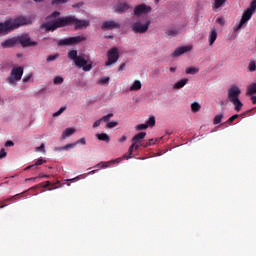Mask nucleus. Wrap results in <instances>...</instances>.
<instances>
[{
    "label": "nucleus",
    "instance_id": "1",
    "mask_svg": "<svg viewBox=\"0 0 256 256\" xmlns=\"http://www.w3.org/2000/svg\"><path fill=\"white\" fill-rule=\"evenodd\" d=\"M35 16H19L15 19H8L4 23H0V34L7 33V31H13V29H18V27H23V25H31L33 23Z\"/></svg>",
    "mask_w": 256,
    "mask_h": 256
},
{
    "label": "nucleus",
    "instance_id": "2",
    "mask_svg": "<svg viewBox=\"0 0 256 256\" xmlns=\"http://www.w3.org/2000/svg\"><path fill=\"white\" fill-rule=\"evenodd\" d=\"M71 21H74L71 16H66L62 18H58L52 22H46L41 25L42 29L46 31H55L61 27H67V25H71Z\"/></svg>",
    "mask_w": 256,
    "mask_h": 256
},
{
    "label": "nucleus",
    "instance_id": "3",
    "mask_svg": "<svg viewBox=\"0 0 256 256\" xmlns=\"http://www.w3.org/2000/svg\"><path fill=\"white\" fill-rule=\"evenodd\" d=\"M239 95H241V89H239L237 86L233 85L228 89V100L234 105L237 113L243 109V102L239 100Z\"/></svg>",
    "mask_w": 256,
    "mask_h": 256
},
{
    "label": "nucleus",
    "instance_id": "4",
    "mask_svg": "<svg viewBox=\"0 0 256 256\" xmlns=\"http://www.w3.org/2000/svg\"><path fill=\"white\" fill-rule=\"evenodd\" d=\"M83 41H87V37H85L84 35H80L59 40L58 45L60 47L73 46L79 45V43H83Z\"/></svg>",
    "mask_w": 256,
    "mask_h": 256
},
{
    "label": "nucleus",
    "instance_id": "5",
    "mask_svg": "<svg viewBox=\"0 0 256 256\" xmlns=\"http://www.w3.org/2000/svg\"><path fill=\"white\" fill-rule=\"evenodd\" d=\"M22 77L23 67H17L12 69L10 76L6 79V81L9 83V85H17V82L21 81Z\"/></svg>",
    "mask_w": 256,
    "mask_h": 256
},
{
    "label": "nucleus",
    "instance_id": "6",
    "mask_svg": "<svg viewBox=\"0 0 256 256\" xmlns=\"http://www.w3.org/2000/svg\"><path fill=\"white\" fill-rule=\"evenodd\" d=\"M253 15H255V12H252L251 9L247 8L244 11L239 24L236 25V27H234V31H239V29H241L243 27V25L247 24L250 21V19H251V17H253Z\"/></svg>",
    "mask_w": 256,
    "mask_h": 256
},
{
    "label": "nucleus",
    "instance_id": "7",
    "mask_svg": "<svg viewBox=\"0 0 256 256\" xmlns=\"http://www.w3.org/2000/svg\"><path fill=\"white\" fill-rule=\"evenodd\" d=\"M19 43L22 47H36L37 42L31 41V38L27 34H22L16 37V44Z\"/></svg>",
    "mask_w": 256,
    "mask_h": 256
},
{
    "label": "nucleus",
    "instance_id": "8",
    "mask_svg": "<svg viewBox=\"0 0 256 256\" xmlns=\"http://www.w3.org/2000/svg\"><path fill=\"white\" fill-rule=\"evenodd\" d=\"M151 11H153V8H151V6L143 3V4H139L134 8V15L136 17H141V15H149V13H151Z\"/></svg>",
    "mask_w": 256,
    "mask_h": 256
},
{
    "label": "nucleus",
    "instance_id": "9",
    "mask_svg": "<svg viewBox=\"0 0 256 256\" xmlns=\"http://www.w3.org/2000/svg\"><path fill=\"white\" fill-rule=\"evenodd\" d=\"M108 61L106 62V67L113 65L119 61V49L112 48L107 53Z\"/></svg>",
    "mask_w": 256,
    "mask_h": 256
},
{
    "label": "nucleus",
    "instance_id": "10",
    "mask_svg": "<svg viewBox=\"0 0 256 256\" xmlns=\"http://www.w3.org/2000/svg\"><path fill=\"white\" fill-rule=\"evenodd\" d=\"M149 25H151L150 20H148L145 24L136 22L131 25V29L133 33H147V31H149Z\"/></svg>",
    "mask_w": 256,
    "mask_h": 256
},
{
    "label": "nucleus",
    "instance_id": "11",
    "mask_svg": "<svg viewBox=\"0 0 256 256\" xmlns=\"http://www.w3.org/2000/svg\"><path fill=\"white\" fill-rule=\"evenodd\" d=\"M74 63L76 67H79V69L82 68L83 71H91V69H93V64H87V60L83 58V56H79Z\"/></svg>",
    "mask_w": 256,
    "mask_h": 256
},
{
    "label": "nucleus",
    "instance_id": "12",
    "mask_svg": "<svg viewBox=\"0 0 256 256\" xmlns=\"http://www.w3.org/2000/svg\"><path fill=\"white\" fill-rule=\"evenodd\" d=\"M101 29L103 31H112V29H121V24L113 20L104 21L102 23Z\"/></svg>",
    "mask_w": 256,
    "mask_h": 256
},
{
    "label": "nucleus",
    "instance_id": "13",
    "mask_svg": "<svg viewBox=\"0 0 256 256\" xmlns=\"http://www.w3.org/2000/svg\"><path fill=\"white\" fill-rule=\"evenodd\" d=\"M60 183L61 182H59V181L56 183H50L49 181H46L45 184L40 183L38 185H35V186L29 188V191H35V189H39V187H43V189H47V187H52V188L48 189V191H53V189H57L59 187L57 185H59Z\"/></svg>",
    "mask_w": 256,
    "mask_h": 256
},
{
    "label": "nucleus",
    "instance_id": "14",
    "mask_svg": "<svg viewBox=\"0 0 256 256\" xmlns=\"http://www.w3.org/2000/svg\"><path fill=\"white\" fill-rule=\"evenodd\" d=\"M73 20L71 21V25H75V29H83L85 27H89L90 22L88 20H79L75 16H71Z\"/></svg>",
    "mask_w": 256,
    "mask_h": 256
},
{
    "label": "nucleus",
    "instance_id": "15",
    "mask_svg": "<svg viewBox=\"0 0 256 256\" xmlns=\"http://www.w3.org/2000/svg\"><path fill=\"white\" fill-rule=\"evenodd\" d=\"M129 9H131V6L128 3H118L114 6V11L119 15L125 13V11H129Z\"/></svg>",
    "mask_w": 256,
    "mask_h": 256
},
{
    "label": "nucleus",
    "instance_id": "16",
    "mask_svg": "<svg viewBox=\"0 0 256 256\" xmlns=\"http://www.w3.org/2000/svg\"><path fill=\"white\" fill-rule=\"evenodd\" d=\"M17 45V39L16 38H10L7 40H4L1 42L2 49H11Z\"/></svg>",
    "mask_w": 256,
    "mask_h": 256
},
{
    "label": "nucleus",
    "instance_id": "17",
    "mask_svg": "<svg viewBox=\"0 0 256 256\" xmlns=\"http://www.w3.org/2000/svg\"><path fill=\"white\" fill-rule=\"evenodd\" d=\"M29 191L30 190L28 189V190H25L24 192H21L10 198H7L3 202H0V205H5V203H9V201H18V199H21V197H25V194L29 193Z\"/></svg>",
    "mask_w": 256,
    "mask_h": 256
},
{
    "label": "nucleus",
    "instance_id": "18",
    "mask_svg": "<svg viewBox=\"0 0 256 256\" xmlns=\"http://www.w3.org/2000/svg\"><path fill=\"white\" fill-rule=\"evenodd\" d=\"M188 51H191V46L179 47L172 53V57H180V55H183V53H188Z\"/></svg>",
    "mask_w": 256,
    "mask_h": 256
},
{
    "label": "nucleus",
    "instance_id": "19",
    "mask_svg": "<svg viewBox=\"0 0 256 256\" xmlns=\"http://www.w3.org/2000/svg\"><path fill=\"white\" fill-rule=\"evenodd\" d=\"M145 137H147V132H140L132 138V142L141 143V141H143V139H145Z\"/></svg>",
    "mask_w": 256,
    "mask_h": 256
},
{
    "label": "nucleus",
    "instance_id": "20",
    "mask_svg": "<svg viewBox=\"0 0 256 256\" xmlns=\"http://www.w3.org/2000/svg\"><path fill=\"white\" fill-rule=\"evenodd\" d=\"M189 83V79L183 78L173 85V89H183V87Z\"/></svg>",
    "mask_w": 256,
    "mask_h": 256
},
{
    "label": "nucleus",
    "instance_id": "21",
    "mask_svg": "<svg viewBox=\"0 0 256 256\" xmlns=\"http://www.w3.org/2000/svg\"><path fill=\"white\" fill-rule=\"evenodd\" d=\"M227 0H214V3L212 5L213 11L217 12V9H220V7H223Z\"/></svg>",
    "mask_w": 256,
    "mask_h": 256
},
{
    "label": "nucleus",
    "instance_id": "22",
    "mask_svg": "<svg viewBox=\"0 0 256 256\" xmlns=\"http://www.w3.org/2000/svg\"><path fill=\"white\" fill-rule=\"evenodd\" d=\"M139 142H133L132 145L129 147L128 149V155L129 157H133V150L135 149V151H137L140 147H141V144H138Z\"/></svg>",
    "mask_w": 256,
    "mask_h": 256
},
{
    "label": "nucleus",
    "instance_id": "23",
    "mask_svg": "<svg viewBox=\"0 0 256 256\" xmlns=\"http://www.w3.org/2000/svg\"><path fill=\"white\" fill-rule=\"evenodd\" d=\"M217 41V30H212L209 34V45H213Z\"/></svg>",
    "mask_w": 256,
    "mask_h": 256
},
{
    "label": "nucleus",
    "instance_id": "24",
    "mask_svg": "<svg viewBox=\"0 0 256 256\" xmlns=\"http://www.w3.org/2000/svg\"><path fill=\"white\" fill-rule=\"evenodd\" d=\"M96 137L99 139V141H104L105 143H109L111 141V138L109 135H107V133L97 134Z\"/></svg>",
    "mask_w": 256,
    "mask_h": 256
},
{
    "label": "nucleus",
    "instance_id": "25",
    "mask_svg": "<svg viewBox=\"0 0 256 256\" xmlns=\"http://www.w3.org/2000/svg\"><path fill=\"white\" fill-rule=\"evenodd\" d=\"M75 133L74 128H67L65 131L62 133V139H67V137H71Z\"/></svg>",
    "mask_w": 256,
    "mask_h": 256
},
{
    "label": "nucleus",
    "instance_id": "26",
    "mask_svg": "<svg viewBox=\"0 0 256 256\" xmlns=\"http://www.w3.org/2000/svg\"><path fill=\"white\" fill-rule=\"evenodd\" d=\"M141 87H142L141 81L135 80L130 87V91H139V89H141Z\"/></svg>",
    "mask_w": 256,
    "mask_h": 256
},
{
    "label": "nucleus",
    "instance_id": "27",
    "mask_svg": "<svg viewBox=\"0 0 256 256\" xmlns=\"http://www.w3.org/2000/svg\"><path fill=\"white\" fill-rule=\"evenodd\" d=\"M191 111L192 113H199L201 111V104L198 102H194L191 104Z\"/></svg>",
    "mask_w": 256,
    "mask_h": 256
},
{
    "label": "nucleus",
    "instance_id": "28",
    "mask_svg": "<svg viewBox=\"0 0 256 256\" xmlns=\"http://www.w3.org/2000/svg\"><path fill=\"white\" fill-rule=\"evenodd\" d=\"M78 57L79 56L77 55V50H70L68 52V59H71L72 61L75 62Z\"/></svg>",
    "mask_w": 256,
    "mask_h": 256
},
{
    "label": "nucleus",
    "instance_id": "29",
    "mask_svg": "<svg viewBox=\"0 0 256 256\" xmlns=\"http://www.w3.org/2000/svg\"><path fill=\"white\" fill-rule=\"evenodd\" d=\"M109 165H111V162H100L97 165H95V169H106L107 167H109Z\"/></svg>",
    "mask_w": 256,
    "mask_h": 256
},
{
    "label": "nucleus",
    "instance_id": "30",
    "mask_svg": "<svg viewBox=\"0 0 256 256\" xmlns=\"http://www.w3.org/2000/svg\"><path fill=\"white\" fill-rule=\"evenodd\" d=\"M255 93H256V83H253L250 86H248L247 95H255Z\"/></svg>",
    "mask_w": 256,
    "mask_h": 256
},
{
    "label": "nucleus",
    "instance_id": "31",
    "mask_svg": "<svg viewBox=\"0 0 256 256\" xmlns=\"http://www.w3.org/2000/svg\"><path fill=\"white\" fill-rule=\"evenodd\" d=\"M166 35H168V37H177V35H179V30L170 29L166 32Z\"/></svg>",
    "mask_w": 256,
    "mask_h": 256
},
{
    "label": "nucleus",
    "instance_id": "32",
    "mask_svg": "<svg viewBox=\"0 0 256 256\" xmlns=\"http://www.w3.org/2000/svg\"><path fill=\"white\" fill-rule=\"evenodd\" d=\"M186 73L187 75H195V73H199V70L198 68H195V67H189V68H186Z\"/></svg>",
    "mask_w": 256,
    "mask_h": 256
},
{
    "label": "nucleus",
    "instance_id": "33",
    "mask_svg": "<svg viewBox=\"0 0 256 256\" xmlns=\"http://www.w3.org/2000/svg\"><path fill=\"white\" fill-rule=\"evenodd\" d=\"M65 3H69V0H52L51 5L52 6L65 5Z\"/></svg>",
    "mask_w": 256,
    "mask_h": 256
},
{
    "label": "nucleus",
    "instance_id": "34",
    "mask_svg": "<svg viewBox=\"0 0 256 256\" xmlns=\"http://www.w3.org/2000/svg\"><path fill=\"white\" fill-rule=\"evenodd\" d=\"M223 119V114L216 115L213 120L214 125H219Z\"/></svg>",
    "mask_w": 256,
    "mask_h": 256
},
{
    "label": "nucleus",
    "instance_id": "35",
    "mask_svg": "<svg viewBox=\"0 0 256 256\" xmlns=\"http://www.w3.org/2000/svg\"><path fill=\"white\" fill-rule=\"evenodd\" d=\"M123 159H131V157H129V154H124L123 157L117 158L116 160L110 161V163H121V161H123Z\"/></svg>",
    "mask_w": 256,
    "mask_h": 256
},
{
    "label": "nucleus",
    "instance_id": "36",
    "mask_svg": "<svg viewBox=\"0 0 256 256\" xmlns=\"http://www.w3.org/2000/svg\"><path fill=\"white\" fill-rule=\"evenodd\" d=\"M146 125H148V127H155V116H151L147 120Z\"/></svg>",
    "mask_w": 256,
    "mask_h": 256
},
{
    "label": "nucleus",
    "instance_id": "37",
    "mask_svg": "<svg viewBox=\"0 0 256 256\" xmlns=\"http://www.w3.org/2000/svg\"><path fill=\"white\" fill-rule=\"evenodd\" d=\"M235 119H239V114H235L233 116H231L226 122V125H231V123H233V121H235Z\"/></svg>",
    "mask_w": 256,
    "mask_h": 256
},
{
    "label": "nucleus",
    "instance_id": "38",
    "mask_svg": "<svg viewBox=\"0 0 256 256\" xmlns=\"http://www.w3.org/2000/svg\"><path fill=\"white\" fill-rule=\"evenodd\" d=\"M55 59H59V53L48 56L46 61L47 63H51V61H55Z\"/></svg>",
    "mask_w": 256,
    "mask_h": 256
},
{
    "label": "nucleus",
    "instance_id": "39",
    "mask_svg": "<svg viewBox=\"0 0 256 256\" xmlns=\"http://www.w3.org/2000/svg\"><path fill=\"white\" fill-rule=\"evenodd\" d=\"M111 117H113V113H109L106 116H103L101 119V121H104V123H109V121H111Z\"/></svg>",
    "mask_w": 256,
    "mask_h": 256
},
{
    "label": "nucleus",
    "instance_id": "40",
    "mask_svg": "<svg viewBox=\"0 0 256 256\" xmlns=\"http://www.w3.org/2000/svg\"><path fill=\"white\" fill-rule=\"evenodd\" d=\"M249 71L253 72L256 71V63L255 60H251L248 66Z\"/></svg>",
    "mask_w": 256,
    "mask_h": 256
},
{
    "label": "nucleus",
    "instance_id": "41",
    "mask_svg": "<svg viewBox=\"0 0 256 256\" xmlns=\"http://www.w3.org/2000/svg\"><path fill=\"white\" fill-rule=\"evenodd\" d=\"M85 177H87V174H81L75 178H72V179H68L67 181H72V182H75V181H80V179H85Z\"/></svg>",
    "mask_w": 256,
    "mask_h": 256
},
{
    "label": "nucleus",
    "instance_id": "42",
    "mask_svg": "<svg viewBox=\"0 0 256 256\" xmlns=\"http://www.w3.org/2000/svg\"><path fill=\"white\" fill-rule=\"evenodd\" d=\"M63 81H64L63 77H61V76H56V77L54 78V85H61V83H63Z\"/></svg>",
    "mask_w": 256,
    "mask_h": 256
},
{
    "label": "nucleus",
    "instance_id": "43",
    "mask_svg": "<svg viewBox=\"0 0 256 256\" xmlns=\"http://www.w3.org/2000/svg\"><path fill=\"white\" fill-rule=\"evenodd\" d=\"M117 125H119L117 121H112V122H108L106 127L107 129H113L114 127H117Z\"/></svg>",
    "mask_w": 256,
    "mask_h": 256
},
{
    "label": "nucleus",
    "instance_id": "44",
    "mask_svg": "<svg viewBox=\"0 0 256 256\" xmlns=\"http://www.w3.org/2000/svg\"><path fill=\"white\" fill-rule=\"evenodd\" d=\"M148 125L147 124H139L136 126V130L137 131H145V129H148Z\"/></svg>",
    "mask_w": 256,
    "mask_h": 256
},
{
    "label": "nucleus",
    "instance_id": "45",
    "mask_svg": "<svg viewBox=\"0 0 256 256\" xmlns=\"http://www.w3.org/2000/svg\"><path fill=\"white\" fill-rule=\"evenodd\" d=\"M66 109H67L66 106L61 107L57 112H55V113L53 114V117H59V115H61Z\"/></svg>",
    "mask_w": 256,
    "mask_h": 256
},
{
    "label": "nucleus",
    "instance_id": "46",
    "mask_svg": "<svg viewBox=\"0 0 256 256\" xmlns=\"http://www.w3.org/2000/svg\"><path fill=\"white\" fill-rule=\"evenodd\" d=\"M248 9H250V11L256 13V0H253V1L250 3V6H249Z\"/></svg>",
    "mask_w": 256,
    "mask_h": 256
},
{
    "label": "nucleus",
    "instance_id": "47",
    "mask_svg": "<svg viewBox=\"0 0 256 256\" xmlns=\"http://www.w3.org/2000/svg\"><path fill=\"white\" fill-rule=\"evenodd\" d=\"M76 145H77L76 142L70 143V144L65 145V146L63 147V149H64L65 151H67L68 149H73Z\"/></svg>",
    "mask_w": 256,
    "mask_h": 256
},
{
    "label": "nucleus",
    "instance_id": "48",
    "mask_svg": "<svg viewBox=\"0 0 256 256\" xmlns=\"http://www.w3.org/2000/svg\"><path fill=\"white\" fill-rule=\"evenodd\" d=\"M99 85H105V83H109V77H103L98 81Z\"/></svg>",
    "mask_w": 256,
    "mask_h": 256
},
{
    "label": "nucleus",
    "instance_id": "49",
    "mask_svg": "<svg viewBox=\"0 0 256 256\" xmlns=\"http://www.w3.org/2000/svg\"><path fill=\"white\" fill-rule=\"evenodd\" d=\"M216 23H218V25H221V27H223V25H225V18L223 17L217 18Z\"/></svg>",
    "mask_w": 256,
    "mask_h": 256
},
{
    "label": "nucleus",
    "instance_id": "50",
    "mask_svg": "<svg viewBox=\"0 0 256 256\" xmlns=\"http://www.w3.org/2000/svg\"><path fill=\"white\" fill-rule=\"evenodd\" d=\"M43 163H47V160L40 158L36 161V163L34 164V167H37V165H43Z\"/></svg>",
    "mask_w": 256,
    "mask_h": 256
},
{
    "label": "nucleus",
    "instance_id": "51",
    "mask_svg": "<svg viewBox=\"0 0 256 256\" xmlns=\"http://www.w3.org/2000/svg\"><path fill=\"white\" fill-rule=\"evenodd\" d=\"M5 157H7V152L4 150V148H2L0 150V159H3Z\"/></svg>",
    "mask_w": 256,
    "mask_h": 256
},
{
    "label": "nucleus",
    "instance_id": "52",
    "mask_svg": "<svg viewBox=\"0 0 256 256\" xmlns=\"http://www.w3.org/2000/svg\"><path fill=\"white\" fill-rule=\"evenodd\" d=\"M140 147H144V148L151 147V142H140Z\"/></svg>",
    "mask_w": 256,
    "mask_h": 256
},
{
    "label": "nucleus",
    "instance_id": "53",
    "mask_svg": "<svg viewBox=\"0 0 256 256\" xmlns=\"http://www.w3.org/2000/svg\"><path fill=\"white\" fill-rule=\"evenodd\" d=\"M101 123H102L101 118L98 119V120H96V121L94 122V124H93V128L96 129V127H99V125H101Z\"/></svg>",
    "mask_w": 256,
    "mask_h": 256
},
{
    "label": "nucleus",
    "instance_id": "54",
    "mask_svg": "<svg viewBox=\"0 0 256 256\" xmlns=\"http://www.w3.org/2000/svg\"><path fill=\"white\" fill-rule=\"evenodd\" d=\"M79 143L81 145H85L87 142H86L85 138H80L78 141H76V145H79Z\"/></svg>",
    "mask_w": 256,
    "mask_h": 256
},
{
    "label": "nucleus",
    "instance_id": "55",
    "mask_svg": "<svg viewBox=\"0 0 256 256\" xmlns=\"http://www.w3.org/2000/svg\"><path fill=\"white\" fill-rule=\"evenodd\" d=\"M31 77H33L32 74H29L28 76L23 78V83H28L31 80Z\"/></svg>",
    "mask_w": 256,
    "mask_h": 256
},
{
    "label": "nucleus",
    "instance_id": "56",
    "mask_svg": "<svg viewBox=\"0 0 256 256\" xmlns=\"http://www.w3.org/2000/svg\"><path fill=\"white\" fill-rule=\"evenodd\" d=\"M13 145H15V143H13L11 140L6 141L5 143V147H13Z\"/></svg>",
    "mask_w": 256,
    "mask_h": 256
},
{
    "label": "nucleus",
    "instance_id": "57",
    "mask_svg": "<svg viewBox=\"0 0 256 256\" xmlns=\"http://www.w3.org/2000/svg\"><path fill=\"white\" fill-rule=\"evenodd\" d=\"M36 151H45V144H41L39 147H37Z\"/></svg>",
    "mask_w": 256,
    "mask_h": 256
},
{
    "label": "nucleus",
    "instance_id": "58",
    "mask_svg": "<svg viewBox=\"0 0 256 256\" xmlns=\"http://www.w3.org/2000/svg\"><path fill=\"white\" fill-rule=\"evenodd\" d=\"M61 15V13L60 12H57V11H55V12H53L52 14H51V17H59Z\"/></svg>",
    "mask_w": 256,
    "mask_h": 256
},
{
    "label": "nucleus",
    "instance_id": "59",
    "mask_svg": "<svg viewBox=\"0 0 256 256\" xmlns=\"http://www.w3.org/2000/svg\"><path fill=\"white\" fill-rule=\"evenodd\" d=\"M124 141H127V136H122V137L119 139V143H123Z\"/></svg>",
    "mask_w": 256,
    "mask_h": 256
},
{
    "label": "nucleus",
    "instance_id": "60",
    "mask_svg": "<svg viewBox=\"0 0 256 256\" xmlns=\"http://www.w3.org/2000/svg\"><path fill=\"white\" fill-rule=\"evenodd\" d=\"M123 69H125V63H122L119 68L118 71H123Z\"/></svg>",
    "mask_w": 256,
    "mask_h": 256
},
{
    "label": "nucleus",
    "instance_id": "61",
    "mask_svg": "<svg viewBox=\"0 0 256 256\" xmlns=\"http://www.w3.org/2000/svg\"><path fill=\"white\" fill-rule=\"evenodd\" d=\"M96 171H99V169L92 170V171L86 173V175H95V172H96Z\"/></svg>",
    "mask_w": 256,
    "mask_h": 256
},
{
    "label": "nucleus",
    "instance_id": "62",
    "mask_svg": "<svg viewBox=\"0 0 256 256\" xmlns=\"http://www.w3.org/2000/svg\"><path fill=\"white\" fill-rule=\"evenodd\" d=\"M38 177L26 178L25 181H37Z\"/></svg>",
    "mask_w": 256,
    "mask_h": 256
},
{
    "label": "nucleus",
    "instance_id": "63",
    "mask_svg": "<svg viewBox=\"0 0 256 256\" xmlns=\"http://www.w3.org/2000/svg\"><path fill=\"white\" fill-rule=\"evenodd\" d=\"M251 101H252L253 105H256V96H252Z\"/></svg>",
    "mask_w": 256,
    "mask_h": 256
},
{
    "label": "nucleus",
    "instance_id": "64",
    "mask_svg": "<svg viewBox=\"0 0 256 256\" xmlns=\"http://www.w3.org/2000/svg\"><path fill=\"white\" fill-rule=\"evenodd\" d=\"M170 71H171V73H175V71H177V68L176 67H171Z\"/></svg>",
    "mask_w": 256,
    "mask_h": 256
}]
</instances>
